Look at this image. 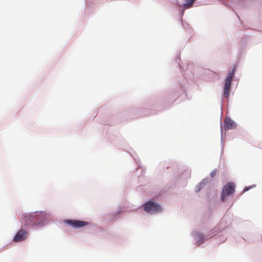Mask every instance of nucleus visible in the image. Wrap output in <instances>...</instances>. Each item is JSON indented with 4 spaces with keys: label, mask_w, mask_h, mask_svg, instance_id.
Wrapping results in <instances>:
<instances>
[{
    "label": "nucleus",
    "mask_w": 262,
    "mask_h": 262,
    "mask_svg": "<svg viewBox=\"0 0 262 262\" xmlns=\"http://www.w3.org/2000/svg\"><path fill=\"white\" fill-rule=\"evenodd\" d=\"M235 185L232 182L227 183L223 187L222 192L221 199L222 201H225L227 196L233 194L234 192Z\"/></svg>",
    "instance_id": "3"
},
{
    "label": "nucleus",
    "mask_w": 262,
    "mask_h": 262,
    "mask_svg": "<svg viewBox=\"0 0 262 262\" xmlns=\"http://www.w3.org/2000/svg\"><path fill=\"white\" fill-rule=\"evenodd\" d=\"M199 237L200 238L201 242L199 243V244H201L204 241V236L203 235H199Z\"/></svg>",
    "instance_id": "10"
},
{
    "label": "nucleus",
    "mask_w": 262,
    "mask_h": 262,
    "mask_svg": "<svg viewBox=\"0 0 262 262\" xmlns=\"http://www.w3.org/2000/svg\"><path fill=\"white\" fill-rule=\"evenodd\" d=\"M236 126V123L229 118H226L224 121V127L225 129H231L234 128Z\"/></svg>",
    "instance_id": "7"
},
{
    "label": "nucleus",
    "mask_w": 262,
    "mask_h": 262,
    "mask_svg": "<svg viewBox=\"0 0 262 262\" xmlns=\"http://www.w3.org/2000/svg\"><path fill=\"white\" fill-rule=\"evenodd\" d=\"M207 179H203V181L200 183L199 187L202 188L206 183H207Z\"/></svg>",
    "instance_id": "8"
},
{
    "label": "nucleus",
    "mask_w": 262,
    "mask_h": 262,
    "mask_svg": "<svg viewBox=\"0 0 262 262\" xmlns=\"http://www.w3.org/2000/svg\"><path fill=\"white\" fill-rule=\"evenodd\" d=\"M64 222L75 228H80L89 224L88 222L76 220H68Z\"/></svg>",
    "instance_id": "5"
},
{
    "label": "nucleus",
    "mask_w": 262,
    "mask_h": 262,
    "mask_svg": "<svg viewBox=\"0 0 262 262\" xmlns=\"http://www.w3.org/2000/svg\"><path fill=\"white\" fill-rule=\"evenodd\" d=\"M143 206L144 210L150 213H155L162 211L161 207L152 201L146 202Z\"/></svg>",
    "instance_id": "2"
},
{
    "label": "nucleus",
    "mask_w": 262,
    "mask_h": 262,
    "mask_svg": "<svg viewBox=\"0 0 262 262\" xmlns=\"http://www.w3.org/2000/svg\"><path fill=\"white\" fill-rule=\"evenodd\" d=\"M250 189L249 187H245L244 189V191L245 192V191H247L248 190H249Z\"/></svg>",
    "instance_id": "11"
},
{
    "label": "nucleus",
    "mask_w": 262,
    "mask_h": 262,
    "mask_svg": "<svg viewBox=\"0 0 262 262\" xmlns=\"http://www.w3.org/2000/svg\"><path fill=\"white\" fill-rule=\"evenodd\" d=\"M216 174V170H213L211 171L210 173V176L212 178H213Z\"/></svg>",
    "instance_id": "9"
},
{
    "label": "nucleus",
    "mask_w": 262,
    "mask_h": 262,
    "mask_svg": "<svg viewBox=\"0 0 262 262\" xmlns=\"http://www.w3.org/2000/svg\"><path fill=\"white\" fill-rule=\"evenodd\" d=\"M43 221L42 215L40 213H33L24 216L23 223L24 226L39 225Z\"/></svg>",
    "instance_id": "1"
},
{
    "label": "nucleus",
    "mask_w": 262,
    "mask_h": 262,
    "mask_svg": "<svg viewBox=\"0 0 262 262\" xmlns=\"http://www.w3.org/2000/svg\"><path fill=\"white\" fill-rule=\"evenodd\" d=\"M28 233L23 229H20L17 232L13 238V241L15 242H19L23 241L27 238Z\"/></svg>",
    "instance_id": "6"
},
{
    "label": "nucleus",
    "mask_w": 262,
    "mask_h": 262,
    "mask_svg": "<svg viewBox=\"0 0 262 262\" xmlns=\"http://www.w3.org/2000/svg\"><path fill=\"white\" fill-rule=\"evenodd\" d=\"M234 71L229 73L226 77L225 81L224 89V95L228 98L229 95V92L231 88V81L233 77Z\"/></svg>",
    "instance_id": "4"
}]
</instances>
